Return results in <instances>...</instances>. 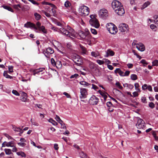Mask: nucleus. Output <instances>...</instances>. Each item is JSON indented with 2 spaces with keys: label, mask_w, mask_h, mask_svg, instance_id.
Returning <instances> with one entry per match:
<instances>
[{
  "label": "nucleus",
  "mask_w": 158,
  "mask_h": 158,
  "mask_svg": "<svg viewBox=\"0 0 158 158\" xmlns=\"http://www.w3.org/2000/svg\"><path fill=\"white\" fill-rule=\"evenodd\" d=\"M152 109L153 108L155 107V104L152 102H150L148 105Z\"/></svg>",
  "instance_id": "46"
},
{
  "label": "nucleus",
  "mask_w": 158,
  "mask_h": 158,
  "mask_svg": "<svg viewBox=\"0 0 158 158\" xmlns=\"http://www.w3.org/2000/svg\"><path fill=\"white\" fill-rule=\"evenodd\" d=\"M89 67L91 69H94L96 68V64L92 62H90L89 64Z\"/></svg>",
  "instance_id": "22"
},
{
  "label": "nucleus",
  "mask_w": 158,
  "mask_h": 158,
  "mask_svg": "<svg viewBox=\"0 0 158 158\" xmlns=\"http://www.w3.org/2000/svg\"><path fill=\"white\" fill-rule=\"evenodd\" d=\"M106 54L104 56L105 57H108L109 56H113L114 54V52L110 49H108L106 51Z\"/></svg>",
  "instance_id": "17"
},
{
  "label": "nucleus",
  "mask_w": 158,
  "mask_h": 158,
  "mask_svg": "<svg viewBox=\"0 0 158 158\" xmlns=\"http://www.w3.org/2000/svg\"><path fill=\"white\" fill-rule=\"evenodd\" d=\"M38 30L40 31H42V33L44 34H47V29H45V27L44 26H41V27H40Z\"/></svg>",
  "instance_id": "20"
},
{
  "label": "nucleus",
  "mask_w": 158,
  "mask_h": 158,
  "mask_svg": "<svg viewBox=\"0 0 158 158\" xmlns=\"http://www.w3.org/2000/svg\"><path fill=\"white\" fill-rule=\"evenodd\" d=\"M22 96L20 100L21 101L23 102H27V94L25 93L24 92H22Z\"/></svg>",
  "instance_id": "18"
},
{
  "label": "nucleus",
  "mask_w": 158,
  "mask_h": 158,
  "mask_svg": "<svg viewBox=\"0 0 158 158\" xmlns=\"http://www.w3.org/2000/svg\"><path fill=\"white\" fill-rule=\"evenodd\" d=\"M18 144L21 147H24L26 145V143H18Z\"/></svg>",
  "instance_id": "58"
},
{
  "label": "nucleus",
  "mask_w": 158,
  "mask_h": 158,
  "mask_svg": "<svg viewBox=\"0 0 158 158\" xmlns=\"http://www.w3.org/2000/svg\"><path fill=\"white\" fill-rule=\"evenodd\" d=\"M79 83L81 85L84 86L85 87L89 86V85H90V84L84 81H80Z\"/></svg>",
  "instance_id": "24"
},
{
  "label": "nucleus",
  "mask_w": 158,
  "mask_h": 158,
  "mask_svg": "<svg viewBox=\"0 0 158 158\" xmlns=\"http://www.w3.org/2000/svg\"><path fill=\"white\" fill-rule=\"evenodd\" d=\"M41 23L39 22H38L36 23V27L37 28V30L40 28V27H41Z\"/></svg>",
  "instance_id": "55"
},
{
  "label": "nucleus",
  "mask_w": 158,
  "mask_h": 158,
  "mask_svg": "<svg viewBox=\"0 0 158 158\" xmlns=\"http://www.w3.org/2000/svg\"><path fill=\"white\" fill-rule=\"evenodd\" d=\"M99 15L100 18L105 19L108 16V11L105 9H101L99 12Z\"/></svg>",
  "instance_id": "4"
},
{
  "label": "nucleus",
  "mask_w": 158,
  "mask_h": 158,
  "mask_svg": "<svg viewBox=\"0 0 158 158\" xmlns=\"http://www.w3.org/2000/svg\"><path fill=\"white\" fill-rule=\"evenodd\" d=\"M106 105L108 107H113V105L110 102H108L106 103Z\"/></svg>",
  "instance_id": "52"
},
{
  "label": "nucleus",
  "mask_w": 158,
  "mask_h": 158,
  "mask_svg": "<svg viewBox=\"0 0 158 158\" xmlns=\"http://www.w3.org/2000/svg\"><path fill=\"white\" fill-rule=\"evenodd\" d=\"M97 62L99 65H102L104 63V62L103 60H97Z\"/></svg>",
  "instance_id": "47"
},
{
  "label": "nucleus",
  "mask_w": 158,
  "mask_h": 158,
  "mask_svg": "<svg viewBox=\"0 0 158 158\" xmlns=\"http://www.w3.org/2000/svg\"><path fill=\"white\" fill-rule=\"evenodd\" d=\"M54 148L56 150H58L59 149L58 144L57 143H55L54 145Z\"/></svg>",
  "instance_id": "62"
},
{
  "label": "nucleus",
  "mask_w": 158,
  "mask_h": 158,
  "mask_svg": "<svg viewBox=\"0 0 158 158\" xmlns=\"http://www.w3.org/2000/svg\"><path fill=\"white\" fill-rule=\"evenodd\" d=\"M154 18L155 19L154 20V22L157 24L158 27V15H156L154 16Z\"/></svg>",
  "instance_id": "42"
},
{
  "label": "nucleus",
  "mask_w": 158,
  "mask_h": 158,
  "mask_svg": "<svg viewBox=\"0 0 158 158\" xmlns=\"http://www.w3.org/2000/svg\"><path fill=\"white\" fill-rule=\"evenodd\" d=\"M63 94L65 95L67 98H70V96L68 93L66 92H64L63 93Z\"/></svg>",
  "instance_id": "61"
},
{
  "label": "nucleus",
  "mask_w": 158,
  "mask_h": 158,
  "mask_svg": "<svg viewBox=\"0 0 158 158\" xmlns=\"http://www.w3.org/2000/svg\"><path fill=\"white\" fill-rule=\"evenodd\" d=\"M80 47L82 51V53L83 55L85 54L86 52L85 48L81 44L80 45Z\"/></svg>",
  "instance_id": "29"
},
{
  "label": "nucleus",
  "mask_w": 158,
  "mask_h": 158,
  "mask_svg": "<svg viewBox=\"0 0 158 158\" xmlns=\"http://www.w3.org/2000/svg\"><path fill=\"white\" fill-rule=\"evenodd\" d=\"M48 120L49 122L51 123L54 125L56 126L58 124L52 118H50Z\"/></svg>",
  "instance_id": "34"
},
{
  "label": "nucleus",
  "mask_w": 158,
  "mask_h": 158,
  "mask_svg": "<svg viewBox=\"0 0 158 158\" xmlns=\"http://www.w3.org/2000/svg\"><path fill=\"white\" fill-rule=\"evenodd\" d=\"M5 146L8 147H14V142L13 141H10L9 142H7L6 141L4 142L2 144V147H5Z\"/></svg>",
  "instance_id": "16"
},
{
  "label": "nucleus",
  "mask_w": 158,
  "mask_h": 158,
  "mask_svg": "<svg viewBox=\"0 0 158 158\" xmlns=\"http://www.w3.org/2000/svg\"><path fill=\"white\" fill-rule=\"evenodd\" d=\"M89 22L91 25L95 27L96 28H98L100 26V24L98 21L95 18H91V19L89 20Z\"/></svg>",
  "instance_id": "5"
},
{
  "label": "nucleus",
  "mask_w": 158,
  "mask_h": 158,
  "mask_svg": "<svg viewBox=\"0 0 158 158\" xmlns=\"http://www.w3.org/2000/svg\"><path fill=\"white\" fill-rule=\"evenodd\" d=\"M134 86L135 88V89L138 92H140L141 91L140 89L139 88V85L138 83H135V84Z\"/></svg>",
  "instance_id": "31"
},
{
  "label": "nucleus",
  "mask_w": 158,
  "mask_h": 158,
  "mask_svg": "<svg viewBox=\"0 0 158 158\" xmlns=\"http://www.w3.org/2000/svg\"><path fill=\"white\" fill-rule=\"evenodd\" d=\"M106 27L107 30L112 34H115L117 32L116 27L112 23H109L106 24Z\"/></svg>",
  "instance_id": "2"
},
{
  "label": "nucleus",
  "mask_w": 158,
  "mask_h": 158,
  "mask_svg": "<svg viewBox=\"0 0 158 158\" xmlns=\"http://www.w3.org/2000/svg\"><path fill=\"white\" fill-rule=\"evenodd\" d=\"M141 102L144 103H147V99L146 97H142L141 98Z\"/></svg>",
  "instance_id": "44"
},
{
  "label": "nucleus",
  "mask_w": 158,
  "mask_h": 158,
  "mask_svg": "<svg viewBox=\"0 0 158 158\" xmlns=\"http://www.w3.org/2000/svg\"><path fill=\"white\" fill-rule=\"evenodd\" d=\"M79 76V75L77 73H75L73 75H71L70 77V78L71 79H75L77 77Z\"/></svg>",
  "instance_id": "43"
},
{
  "label": "nucleus",
  "mask_w": 158,
  "mask_h": 158,
  "mask_svg": "<svg viewBox=\"0 0 158 158\" xmlns=\"http://www.w3.org/2000/svg\"><path fill=\"white\" fill-rule=\"evenodd\" d=\"M13 7L17 10H19L18 7L21 8V5L20 4L15 5H13Z\"/></svg>",
  "instance_id": "49"
},
{
  "label": "nucleus",
  "mask_w": 158,
  "mask_h": 158,
  "mask_svg": "<svg viewBox=\"0 0 158 158\" xmlns=\"http://www.w3.org/2000/svg\"><path fill=\"white\" fill-rule=\"evenodd\" d=\"M91 55L94 57H97L100 56V54L98 52H91Z\"/></svg>",
  "instance_id": "21"
},
{
  "label": "nucleus",
  "mask_w": 158,
  "mask_h": 158,
  "mask_svg": "<svg viewBox=\"0 0 158 158\" xmlns=\"http://www.w3.org/2000/svg\"><path fill=\"white\" fill-rule=\"evenodd\" d=\"M69 30L61 28L60 29V31L62 34L67 35L71 38L75 37L76 35L75 31L72 28L70 27H69Z\"/></svg>",
  "instance_id": "1"
},
{
  "label": "nucleus",
  "mask_w": 158,
  "mask_h": 158,
  "mask_svg": "<svg viewBox=\"0 0 158 158\" xmlns=\"http://www.w3.org/2000/svg\"><path fill=\"white\" fill-rule=\"evenodd\" d=\"M148 86L146 84H144L142 86V89L143 90H145L147 89Z\"/></svg>",
  "instance_id": "57"
},
{
  "label": "nucleus",
  "mask_w": 158,
  "mask_h": 158,
  "mask_svg": "<svg viewBox=\"0 0 158 158\" xmlns=\"http://www.w3.org/2000/svg\"><path fill=\"white\" fill-rule=\"evenodd\" d=\"M116 86L120 89L122 90L123 89V86L121 85L119 81H117L115 83Z\"/></svg>",
  "instance_id": "32"
},
{
  "label": "nucleus",
  "mask_w": 158,
  "mask_h": 158,
  "mask_svg": "<svg viewBox=\"0 0 158 158\" xmlns=\"http://www.w3.org/2000/svg\"><path fill=\"white\" fill-rule=\"evenodd\" d=\"M115 13L118 15L122 16L125 13L124 9L123 6L114 10Z\"/></svg>",
  "instance_id": "10"
},
{
  "label": "nucleus",
  "mask_w": 158,
  "mask_h": 158,
  "mask_svg": "<svg viewBox=\"0 0 158 158\" xmlns=\"http://www.w3.org/2000/svg\"><path fill=\"white\" fill-rule=\"evenodd\" d=\"M4 151L7 155H10L11 153V150L9 149H5Z\"/></svg>",
  "instance_id": "37"
},
{
  "label": "nucleus",
  "mask_w": 158,
  "mask_h": 158,
  "mask_svg": "<svg viewBox=\"0 0 158 158\" xmlns=\"http://www.w3.org/2000/svg\"><path fill=\"white\" fill-rule=\"evenodd\" d=\"M16 154L22 157H26V155L23 152H17Z\"/></svg>",
  "instance_id": "33"
},
{
  "label": "nucleus",
  "mask_w": 158,
  "mask_h": 158,
  "mask_svg": "<svg viewBox=\"0 0 158 158\" xmlns=\"http://www.w3.org/2000/svg\"><path fill=\"white\" fill-rule=\"evenodd\" d=\"M150 28L154 31H156L157 29V27L153 24H152L150 25Z\"/></svg>",
  "instance_id": "38"
},
{
  "label": "nucleus",
  "mask_w": 158,
  "mask_h": 158,
  "mask_svg": "<svg viewBox=\"0 0 158 158\" xmlns=\"http://www.w3.org/2000/svg\"><path fill=\"white\" fill-rule=\"evenodd\" d=\"M33 75L35 76L36 74H38L40 72L39 70L38 69H34L32 71Z\"/></svg>",
  "instance_id": "40"
},
{
  "label": "nucleus",
  "mask_w": 158,
  "mask_h": 158,
  "mask_svg": "<svg viewBox=\"0 0 158 158\" xmlns=\"http://www.w3.org/2000/svg\"><path fill=\"white\" fill-rule=\"evenodd\" d=\"M4 8L7 10H8V11H10L11 12H14V10L12 9L11 7L10 6H2Z\"/></svg>",
  "instance_id": "27"
},
{
  "label": "nucleus",
  "mask_w": 158,
  "mask_h": 158,
  "mask_svg": "<svg viewBox=\"0 0 158 158\" xmlns=\"http://www.w3.org/2000/svg\"><path fill=\"white\" fill-rule=\"evenodd\" d=\"M35 18L37 20H39L41 18V16L38 13H36L34 14Z\"/></svg>",
  "instance_id": "36"
},
{
  "label": "nucleus",
  "mask_w": 158,
  "mask_h": 158,
  "mask_svg": "<svg viewBox=\"0 0 158 158\" xmlns=\"http://www.w3.org/2000/svg\"><path fill=\"white\" fill-rule=\"evenodd\" d=\"M51 64L53 66H55V65H56V61H55L54 59L53 58H51Z\"/></svg>",
  "instance_id": "51"
},
{
  "label": "nucleus",
  "mask_w": 158,
  "mask_h": 158,
  "mask_svg": "<svg viewBox=\"0 0 158 158\" xmlns=\"http://www.w3.org/2000/svg\"><path fill=\"white\" fill-rule=\"evenodd\" d=\"M12 93L16 96H19L20 95V94L15 90H13L12 91Z\"/></svg>",
  "instance_id": "45"
},
{
  "label": "nucleus",
  "mask_w": 158,
  "mask_h": 158,
  "mask_svg": "<svg viewBox=\"0 0 158 158\" xmlns=\"http://www.w3.org/2000/svg\"><path fill=\"white\" fill-rule=\"evenodd\" d=\"M131 79L133 80H135L137 79V75L135 74H133L131 75Z\"/></svg>",
  "instance_id": "39"
},
{
  "label": "nucleus",
  "mask_w": 158,
  "mask_h": 158,
  "mask_svg": "<svg viewBox=\"0 0 158 158\" xmlns=\"http://www.w3.org/2000/svg\"><path fill=\"white\" fill-rule=\"evenodd\" d=\"M90 30L91 31L92 34L94 35H96L97 34V31L95 29L91 28L90 29Z\"/></svg>",
  "instance_id": "48"
},
{
  "label": "nucleus",
  "mask_w": 158,
  "mask_h": 158,
  "mask_svg": "<svg viewBox=\"0 0 158 158\" xmlns=\"http://www.w3.org/2000/svg\"><path fill=\"white\" fill-rule=\"evenodd\" d=\"M70 3L69 1H66L64 3V6L66 7H68L70 6Z\"/></svg>",
  "instance_id": "56"
},
{
  "label": "nucleus",
  "mask_w": 158,
  "mask_h": 158,
  "mask_svg": "<svg viewBox=\"0 0 158 158\" xmlns=\"http://www.w3.org/2000/svg\"><path fill=\"white\" fill-rule=\"evenodd\" d=\"M115 73H118L121 76L123 77L124 76V73L122 71L121 69L119 68L116 69L114 70Z\"/></svg>",
  "instance_id": "19"
},
{
  "label": "nucleus",
  "mask_w": 158,
  "mask_h": 158,
  "mask_svg": "<svg viewBox=\"0 0 158 158\" xmlns=\"http://www.w3.org/2000/svg\"><path fill=\"white\" fill-rule=\"evenodd\" d=\"M55 66L58 69H60L62 67V64L60 61L57 60L56 61V65Z\"/></svg>",
  "instance_id": "26"
},
{
  "label": "nucleus",
  "mask_w": 158,
  "mask_h": 158,
  "mask_svg": "<svg viewBox=\"0 0 158 158\" xmlns=\"http://www.w3.org/2000/svg\"><path fill=\"white\" fill-rule=\"evenodd\" d=\"M89 8L85 6H80L78 11L80 14L83 16H85L89 13Z\"/></svg>",
  "instance_id": "3"
},
{
  "label": "nucleus",
  "mask_w": 158,
  "mask_h": 158,
  "mask_svg": "<svg viewBox=\"0 0 158 158\" xmlns=\"http://www.w3.org/2000/svg\"><path fill=\"white\" fill-rule=\"evenodd\" d=\"M24 26L27 28L30 27L33 28L35 30V32H38L37 31H36L37 30V28L36 27L35 24L32 23L30 22H27L26 23H25L24 24Z\"/></svg>",
  "instance_id": "14"
},
{
  "label": "nucleus",
  "mask_w": 158,
  "mask_h": 158,
  "mask_svg": "<svg viewBox=\"0 0 158 158\" xmlns=\"http://www.w3.org/2000/svg\"><path fill=\"white\" fill-rule=\"evenodd\" d=\"M72 57L73 59V60L74 61V60H75V59H76L77 58L80 57V56H79L77 55L76 54H73V55H72Z\"/></svg>",
  "instance_id": "41"
},
{
  "label": "nucleus",
  "mask_w": 158,
  "mask_h": 158,
  "mask_svg": "<svg viewBox=\"0 0 158 158\" xmlns=\"http://www.w3.org/2000/svg\"><path fill=\"white\" fill-rule=\"evenodd\" d=\"M140 63L142 64H148V63L146 61V60H144L143 59L140 61Z\"/></svg>",
  "instance_id": "63"
},
{
  "label": "nucleus",
  "mask_w": 158,
  "mask_h": 158,
  "mask_svg": "<svg viewBox=\"0 0 158 158\" xmlns=\"http://www.w3.org/2000/svg\"><path fill=\"white\" fill-rule=\"evenodd\" d=\"M81 59H80V57L79 58H77L75 60H74L73 61L74 62L77 64V65L80 64H81Z\"/></svg>",
  "instance_id": "30"
},
{
  "label": "nucleus",
  "mask_w": 158,
  "mask_h": 158,
  "mask_svg": "<svg viewBox=\"0 0 158 158\" xmlns=\"http://www.w3.org/2000/svg\"><path fill=\"white\" fill-rule=\"evenodd\" d=\"M99 102V99L95 95H93L89 100V103L92 105H96Z\"/></svg>",
  "instance_id": "9"
},
{
  "label": "nucleus",
  "mask_w": 158,
  "mask_h": 158,
  "mask_svg": "<svg viewBox=\"0 0 158 158\" xmlns=\"http://www.w3.org/2000/svg\"><path fill=\"white\" fill-rule=\"evenodd\" d=\"M80 155L81 157L82 158H86L87 157L86 154L83 152H81L80 153Z\"/></svg>",
  "instance_id": "35"
},
{
  "label": "nucleus",
  "mask_w": 158,
  "mask_h": 158,
  "mask_svg": "<svg viewBox=\"0 0 158 158\" xmlns=\"http://www.w3.org/2000/svg\"><path fill=\"white\" fill-rule=\"evenodd\" d=\"M79 37H78V38L79 39H85L88 36V33L86 32L85 33L84 32L82 31H80L78 32Z\"/></svg>",
  "instance_id": "13"
},
{
  "label": "nucleus",
  "mask_w": 158,
  "mask_h": 158,
  "mask_svg": "<svg viewBox=\"0 0 158 158\" xmlns=\"http://www.w3.org/2000/svg\"><path fill=\"white\" fill-rule=\"evenodd\" d=\"M3 76L7 78H10V79H12L13 78L12 77L8 74L7 71H5L3 73Z\"/></svg>",
  "instance_id": "28"
},
{
  "label": "nucleus",
  "mask_w": 158,
  "mask_h": 158,
  "mask_svg": "<svg viewBox=\"0 0 158 158\" xmlns=\"http://www.w3.org/2000/svg\"><path fill=\"white\" fill-rule=\"evenodd\" d=\"M136 126L138 129H144L145 127L144 122L142 119L138 118Z\"/></svg>",
  "instance_id": "7"
},
{
  "label": "nucleus",
  "mask_w": 158,
  "mask_h": 158,
  "mask_svg": "<svg viewBox=\"0 0 158 158\" xmlns=\"http://www.w3.org/2000/svg\"><path fill=\"white\" fill-rule=\"evenodd\" d=\"M54 52L53 49L50 47H48L46 50H44L43 52V53L45 56L48 58L50 57V56L51 54Z\"/></svg>",
  "instance_id": "6"
},
{
  "label": "nucleus",
  "mask_w": 158,
  "mask_h": 158,
  "mask_svg": "<svg viewBox=\"0 0 158 158\" xmlns=\"http://www.w3.org/2000/svg\"><path fill=\"white\" fill-rule=\"evenodd\" d=\"M130 73V71H126L125 73H124V76H128Z\"/></svg>",
  "instance_id": "60"
},
{
  "label": "nucleus",
  "mask_w": 158,
  "mask_h": 158,
  "mask_svg": "<svg viewBox=\"0 0 158 158\" xmlns=\"http://www.w3.org/2000/svg\"><path fill=\"white\" fill-rule=\"evenodd\" d=\"M150 4V2L148 1L145 2L142 6L141 7V9L143 10L146 7H147L148 5Z\"/></svg>",
  "instance_id": "23"
},
{
  "label": "nucleus",
  "mask_w": 158,
  "mask_h": 158,
  "mask_svg": "<svg viewBox=\"0 0 158 158\" xmlns=\"http://www.w3.org/2000/svg\"><path fill=\"white\" fill-rule=\"evenodd\" d=\"M31 122L33 125H35V126H39V124L38 123H37L34 121H33L32 119H31Z\"/></svg>",
  "instance_id": "53"
},
{
  "label": "nucleus",
  "mask_w": 158,
  "mask_h": 158,
  "mask_svg": "<svg viewBox=\"0 0 158 158\" xmlns=\"http://www.w3.org/2000/svg\"><path fill=\"white\" fill-rule=\"evenodd\" d=\"M128 26L125 23H121L119 25V30L122 32H124L128 30Z\"/></svg>",
  "instance_id": "11"
},
{
  "label": "nucleus",
  "mask_w": 158,
  "mask_h": 158,
  "mask_svg": "<svg viewBox=\"0 0 158 158\" xmlns=\"http://www.w3.org/2000/svg\"><path fill=\"white\" fill-rule=\"evenodd\" d=\"M81 94L80 98L81 99H84L87 98L88 95L87 90L85 88H81L80 90Z\"/></svg>",
  "instance_id": "8"
},
{
  "label": "nucleus",
  "mask_w": 158,
  "mask_h": 158,
  "mask_svg": "<svg viewBox=\"0 0 158 158\" xmlns=\"http://www.w3.org/2000/svg\"><path fill=\"white\" fill-rule=\"evenodd\" d=\"M152 65L153 66H157L158 65V61L157 60H155L153 61L152 62Z\"/></svg>",
  "instance_id": "50"
},
{
  "label": "nucleus",
  "mask_w": 158,
  "mask_h": 158,
  "mask_svg": "<svg viewBox=\"0 0 158 158\" xmlns=\"http://www.w3.org/2000/svg\"><path fill=\"white\" fill-rule=\"evenodd\" d=\"M98 92L102 97H103L105 100H106V99L107 96L105 93L103 92L100 90H99Z\"/></svg>",
  "instance_id": "25"
},
{
  "label": "nucleus",
  "mask_w": 158,
  "mask_h": 158,
  "mask_svg": "<svg viewBox=\"0 0 158 158\" xmlns=\"http://www.w3.org/2000/svg\"><path fill=\"white\" fill-rule=\"evenodd\" d=\"M13 67L12 66H9L8 67L9 71L10 73H12L13 72Z\"/></svg>",
  "instance_id": "54"
},
{
  "label": "nucleus",
  "mask_w": 158,
  "mask_h": 158,
  "mask_svg": "<svg viewBox=\"0 0 158 158\" xmlns=\"http://www.w3.org/2000/svg\"><path fill=\"white\" fill-rule=\"evenodd\" d=\"M21 130L22 128H20L19 127H16L14 128V130L16 131L19 132Z\"/></svg>",
  "instance_id": "59"
},
{
  "label": "nucleus",
  "mask_w": 158,
  "mask_h": 158,
  "mask_svg": "<svg viewBox=\"0 0 158 158\" xmlns=\"http://www.w3.org/2000/svg\"><path fill=\"white\" fill-rule=\"evenodd\" d=\"M123 6L121 3L117 0H114L112 3V6L113 9H115L117 8H119L120 6Z\"/></svg>",
  "instance_id": "12"
},
{
  "label": "nucleus",
  "mask_w": 158,
  "mask_h": 158,
  "mask_svg": "<svg viewBox=\"0 0 158 158\" xmlns=\"http://www.w3.org/2000/svg\"><path fill=\"white\" fill-rule=\"evenodd\" d=\"M134 92L133 93V96L134 97H137L138 95L139 94L137 92Z\"/></svg>",
  "instance_id": "64"
},
{
  "label": "nucleus",
  "mask_w": 158,
  "mask_h": 158,
  "mask_svg": "<svg viewBox=\"0 0 158 158\" xmlns=\"http://www.w3.org/2000/svg\"><path fill=\"white\" fill-rule=\"evenodd\" d=\"M136 48L141 52L144 51L145 50L144 45L142 43H139L137 44L136 46Z\"/></svg>",
  "instance_id": "15"
}]
</instances>
